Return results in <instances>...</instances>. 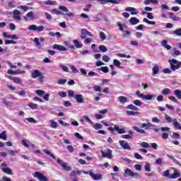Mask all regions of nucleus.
Returning a JSON list of instances; mask_svg holds the SVG:
<instances>
[{"instance_id":"nucleus-1","label":"nucleus","mask_w":181,"mask_h":181,"mask_svg":"<svg viewBox=\"0 0 181 181\" xmlns=\"http://www.w3.org/2000/svg\"><path fill=\"white\" fill-rule=\"evenodd\" d=\"M59 9H60L61 11H63L64 12H66V13H61L60 11L56 8L52 9L50 12L51 13H52V15H63V16L66 15L69 18H71V16H74V13H73L72 12H69V9L66 6H59Z\"/></svg>"},{"instance_id":"nucleus-2","label":"nucleus","mask_w":181,"mask_h":181,"mask_svg":"<svg viewBox=\"0 0 181 181\" xmlns=\"http://www.w3.org/2000/svg\"><path fill=\"white\" fill-rule=\"evenodd\" d=\"M169 63L170 64V68L173 71L180 69L181 67V62L177 61V59H170L169 60Z\"/></svg>"},{"instance_id":"nucleus-3","label":"nucleus","mask_w":181,"mask_h":181,"mask_svg":"<svg viewBox=\"0 0 181 181\" xmlns=\"http://www.w3.org/2000/svg\"><path fill=\"white\" fill-rule=\"evenodd\" d=\"M31 77L33 78H37L40 80V81H42L43 78H45V76H43V74H42V72L39 71L38 69L34 70L31 74Z\"/></svg>"},{"instance_id":"nucleus-4","label":"nucleus","mask_w":181,"mask_h":181,"mask_svg":"<svg viewBox=\"0 0 181 181\" xmlns=\"http://www.w3.org/2000/svg\"><path fill=\"white\" fill-rule=\"evenodd\" d=\"M124 177H128V176H130V177H140L141 176L139 175V174L136 173H134L131 169L129 168H127L124 170Z\"/></svg>"},{"instance_id":"nucleus-5","label":"nucleus","mask_w":181,"mask_h":181,"mask_svg":"<svg viewBox=\"0 0 181 181\" xmlns=\"http://www.w3.org/2000/svg\"><path fill=\"white\" fill-rule=\"evenodd\" d=\"M57 163L62 165V169L66 172H70L71 170V166L69 165V163L63 162L60 158L57 159Z\"/></svg>"},{"instance_id":"nucleus-6","label":"nucleus","mask_w":181,"mask_h":181,"mask_svg":"<svg viewBox=\"0 0 181 181\" xmlns=\"http://www.w3.org/2000/svg\"><path fill=\"white\" fill-rule=\"evenodd\" d=\"M33 177H36L39 181H48V179L43 175L42 173L39 171H36L33 174Z\"/></svg>"},{"instance_id":"nucleus-7","label":"nucleus","mask_w":181,"mask_h":181,"mask_svg":"<svg viewBox=\"0 0 181 181\" xmlns=\"http://www.w3.org/2000/svg\"><path fill=\"white\" fill-rule=\"evenodd\" d=\"M102 158H107V159H112V150L107 148L106 151H100Z\"/></svg>"},{"instance_id":"nucleus-8","label":"nucleus","mask_w":181,"mask_h":181,"mask_svg":"<svg viewBox=\"0 0 181 181\" xmlns=\"http://www.w3.org/2000/svg\"><path fill=\"white\" fill-rule=\"evenodd\" d=\"M86 36H90V37H93V35L90 31L87 30V29L82 28L81 30V39L84 40V39H86Z\"/></svg>"},{"instance_id":"nucleus-9","label":"nucleus","mask_w":181,"mask_h":181,"mask_svg":"<svg viewBox=\"0 0 181 181\" xmlns=\"http://www.w3.org/2000/svg\"><path fill=\"white\" fill-rule=\"evenodd\" d=\"M108 131L114 134V131H117V134H125V129H119V127L115 125L114 127H109Z\"/></svg>"},{"instance_id":"nucleus-10","label":"nucleus","mask_w":181,"mask_h":181,"mask_svg":"<svg viewBox=\"0 0 181 181\" xmlns=\"http://www.w3.org/2000/svg\"><path fill=\"white\" fill-rule=\"evenodd\" d=\"M98 2L101 5H104V4H108L110 2V4H115V5H119L121 4V0H98Z\"/></svg>"},{"instance_id":"nucleus-11","label":"nucleus","mask_w":181,"mask_h":181,"mask_svg":"<svg viewBox=\"0 0 181 181\" xmlns=\"http://www.w3.org/2000/svg\"><path fill=\"white\" fill-rule=\"evenodd\" d=\"M33 42L35 43V46H37L38 49H42L43 47V44L41 43L45 42V39L43 37H40V39L35 37L34 38Z\"/></svg>"},{"instance_id":"nucleus-12","label":"nucleus","mask_w":181,"mask_h":181,"mask_svg":"<svg viewBox=\"0 0 181 181\" xmlns=\"http://www.w3.org/2000/svg\"><path fill=\"white\" fill-rule=\"evenodd\" d=\"M23 19L25 22H28L29 19L31 21H35V13L33 11L28 12L24 17Z\"/></svg>"},{"instance_id":"nucleus-13","label":"nucleus","mask_w":181,"mask_h":181,"mask_svg":"<svg viewBox=\"0 0 181 181\" xmlns=\"http://www.w3.org/2000/svg\"><path fill=\"white\" fill-rule=\"evenodd\" d=\"M89 175L93 180H101L103 179V175L101 174H95L93 171H89Z\"/></svg>"},{"instance_id":"nucleus-14","label":"nucleus","mask_w":181,"mask_h":181,"mask_svg":"<svg viewBox=\"0 0 181 181\" xmlns=\"http://www.w3.org/2000/svg\"><path fill=\"white\" fill-rule=\"evenodd\" d=\"M119 144L123 149H127L128 151H131V146H129L128 142L124 140H120L119 141Z\"/></svg>"},{"instance_id":"nucleus-15","label":"nucleus","mask_w":181,"mask_h":181,"mask_svg":"<svg viewBox=\"0 0 181 181\" xmlns=\"http://www.w3.org/2000/svg\"><path fill=\"white\" fill-rule=\"evenodd\" d=\"M74 98L76 101V103L79 104H83V103H84V97L81 94L75 95Z\"/></svg>"},{"instance_id":"nucleus-16","label":"nucleus","mask_w":181,"mask_h":181,"mask_svg":"<svg viewBox=\"0 0 181 181\" xmlns=\"http://www.w3.org/2000/svg\"><path fill=\"white\" fill-rule=\"evenodd\" d=\"M13 18L16 21H21L22 17H21V11L19 10H14L13 11Z\"/></svg>"},{"instance_id":"nucleus-17","label":"nucleus","mask_w":181,"mask_h":181,"mask_svg":"<svg viewBox=\"0 0 181 181\" xmlns=\"http://www.w3.org/2000/svg\"><path fill=\"white\" fill-rule=\"evenodd\" d=\"M53 49L54 50H59V52H66V50H67V48H66L64 46L57 44H54L53 45Z\"/></svg>"},{"instance_id":"nucleus-18","label":"nucleus","mask_w":181,"mask_h":181,"mask_svg":"<svg viewBox=\"0 0 181 181\" xmlns=\"http://www.w3.org/2000/svg\"><path fill=\"white\" fill-rule=\"evenodd\" d=\"M125 11L127 12H130L131 15H138V11H136V8L134 7H127L125 8Z\"/></svg>"},{"instance_id":"nucleus-19","label":"nucleus","mask_w":181,"mask_h":181,"mask_svg":"<svg viewBox=\"0 0 181 181\" xmlns=\"http://www.w3.org/2000/svg\"><path fill=\"white\" fill-rule=\"evenodd\" d=\"M9 80H12L14 83H16V84H21L22 83V80H21V78H16V77H13V76H6Z\"/></svg>"},{"instance_id":"nucleus-20","label":"nucleus","mask_w":181,"mask_h":181,"mask_svg":"<svg viewBox=\"0 0 181 181\" xmlns=\"http://www.w3.org/2000/svg\"><path fill=\"white\" fill-rule=\"evenodd\" d=\"M161 46H163V47H165V49H166L167 50H170V49H172V46L168 45V41L166 40H163V41H161Z\"/></svg>"},{"instance_id":"nucleus-21","label":"nucleus","mask_w":181,"mask_h":181,"mask_svg":"<svg viewBox=\"0 0 181 181\" xmlns=\"http://www.w3.org/2000/svg\"><path fill=\"white\" fill-rule=\"evenodd\" d=\"M117 100L120 104H125V103H128V98L125 96H119L117 98Z\"/></svg>"},{"instance_id":"nucleus-22","label":"nucleus","mask_w":181,"mask_h":181,"mask_svg":"<svg viewBox=\"0 0 181 181\" xmlns=\"http://www.w3.org/2000/svg\"><path fill=\"white\" fill-rule=\"evenodd\" d=\"M132 129H134V131H136V132H138L139 134H146V131L144 130L143 129H140L136 126H134L132 127Z\"/></svg>"},{"instance_id":"nucleus-23","label":"nucleus","mask_w":181,"mask_h":181,"mask_svg":"<svg viewBox=\"0 0 181 181\" xmlns=\"http://www.w3.org/2000/svg\"><path fill=\"white\" fill-rule=\"evenodd\" d=\"M73 43L75 46V47H76V49H81V47H83V43L80 42L77 40H74Z\"/></svg>"},{"instance_id":"nucleus-24","label":"nucleus","mask_w":181,"mask_h":181,"mask_svg":"<svg viewBox=\"0 0 181 181\" xmlns=\"http://www.w3.org/2000/svg\"><path fill=\"white\" fill-rule=\"evenodd\" d=\"M129 23L130 24H132V25H137V23H139V19L135 18V17H132L129 19Z\"/></svg>"},{"instance_id":"nucleus-25","label":"nucleus","mask_w":181,"mask_h":181,"mask_svg":"<svg viewBox=\"0 0 181 181\" xmlns=\"http://www.w3.org/2000/svg\"><path fill=\"white\" fill-rule=\"evenodd\" d=\"M173 125L174 128H177V129H181V124L177 122V119L174 118Z\"/></svg>"},{"instance_id":"nucleus-26","label":"nucleus","mask_w":181,"mask_h":181,"mask_svg":"<svg viewBox=\"0 0 181 181\" xmlns=\"http://www.w3.org/2000/svg\"><path fill=\"white\" fill-rule=\"evenodd\" d=\"M1 170L2 172H4V173H6L7 175H13L12 169H11L10 168H3Z\"/></svg>"},{"instance_id":"nucleus-27","label":"nucleus","mask_w":181,"mask_h":181,"mask_svg":"<svg viewBox=\"0 0 181 181\" xmlns=\"http://www.w3.org/2000/svg\"><path fill=\"white\" fill-rule=\"evenodd\" d=\"M132 135H134V132L130 131L129 134H123L121 136L123 138V139H132Z\"/></svg>"},{"instance_id":"nucleus-28","label":"nucleus","mask_w":181,"mask_h":181,"mask_svg":"<svg viewBox=\"0 0 181 181\" xmlns=\"http://www.w3.org/2000/svg\"><path fill=\"white\" fill-rule=\"evenodd\" d=\"M177 177H180V173L177 171H175L173 174L170 175V179H177Z\"/></svg>"},{"instance_id":"nucleus-29","label":"nucleus","mask_w":181,"mask_h":181,"mask_svg":"<svg viewBox=\"0 0 181 181\" xmlns=\"http://www.w3.org/2000/svg\"><path fill=\"white\" fill-rule=\"evenodd\" d=\"M35 144H30L32 152H33V153H37V155H40V153H42V151H40V150H35Z\"/></svg>"},{"instance_id":"nucleus-30","label":"nucleus","mask_w":181,"mask_h":181,"mask_svg":"<svg viewBox=\"0 0 181 181\" xmlns=\"http://www.w3.org/2000/svg\"><path fill=\"white\" fill-rule=\"evenodd\" d=\"M168 14L170 16V19H172L173 21H179V18H177L175 14L172 12H168Z\"/></svg>"},{"instance_id":"nucleus-31","label":"nucleus","mask_w":181,"mask_h":181,"mask_svg":"<svg viewBox=\"0 0 181 181\" xmlns=\"http://www.w3.org/2000/svg\"><path fill=\"white\" fill-rule=\"evenodd\" d=\"M49 124H50V127L51 128H54V129H56V128H57V122H55L54 120L52 119L49 121Z\"/></svg>"},{"instance_id":"nucleus-32","label":"nucleus","mask_w":181,"mask_h":181,"mask_svg":"<svg viewBox=\"0 0 181 181\" xmlns=\"http://www.w3.org/2000/svg\"><path fill=\"white\" fill-rule=\"evenodd\" d=\"M127 110H132L133 111H139V108L136 107V106L134 105H129L127 106Z\"/></svg>"},{"instance_id":"nucleus-33","label":"nucleus","mask_w":181,"mask_h":181,"mask_svg":"<svg viewBox=\"0 0 181 181\" xmlns=\"http://www.w3.org/2000/svg\"><path fill=\"white\" fill-rule=\"evenodd\" d=\"M174 94L175 96H177V98H178V100H181V90L179 89H177L175 90H174Z\"/></svg>"},{"instance_id":"nucleus-34","label":"nucleus","mask_w":181,"mask_h":181,"mask_svg":"<svg viewBox=\"0 0 181 181\" xmlns=\"http://www.w3.org/2000/svg\"><path fill=\"white\" fill-rule=\"evenodd\" d=\"M143 98L146 101H151L153 98V95H144Z\"/></svg>"},{"instance_id":"nucleus-35","label":"nucleus","mask_w":181,"mask_h":181,"mask_svg":"<svg viewBox=\"0 0 181 181\" xmlns=\"http://www.w3.org/2000/svg\"><path fill=\"white\" fill-rule=\"evenodd\" d=\"M126 114L127 115H129V116H132V115H139V114H141L139 112H134V111H127L126 112Z\"/></svg>"},{"instance_id":"nucleus-36","label":"nucleus","mask_w":181,"mask_h":181,"mask_svg":"<svg viewBox=\"0 0 181 181\" xmlns=\"http://www.w3.org/2000/svg\"><path fill=\"white\" fill-rule=\"evenodd\" d=\"M42 152H44V153H46V155H49V156H51V158H53V159H54V160H57L56 157L54 156V155H53L52 153H50V151H49L46 149H43Z\"/></svg>"},{"instance_id":"nucleus-37","label":"nucleus","mask_w":181,"mask_h":181,"mask_svg":"<svg viewBox=\"0 0 181 181\" xmlns=\"http://www.w3.org/2000/svg\"><path fill=\"white\" fill-rule=\"evenodd\" d=\"M0 139H4V141H6V131H3L0 133Z\"/></svg>"},{"instance_id":"nucleus-38","label":"nucleus","mask_w":181,"mask_h":181,"mask_svg":"<svg viewBox=\"0 0 181 181\" xmlns=\"http://www.w3.org/2000/svg\"><path fill=\"white\" fill-rule=\"evenodd\" d=\"M99 36H100L102 42H104V40H105V39H107V35H105V33H104V32H103V31L100 32Z\"/></svg>"},{"instance_id":"nucleus-39","label":"nucleus","mask_w":181,"mask_h":181,"mask_svg":"<svg viewBox=\"0 0 181 181\" xmlns=\"http://www.w3.org/2000/svg\"><path fill=\"white\" fill-rule=\"evenodd\" d=\"M153 75L158 74L159 73V66H154L152 69Z\"/></svg>"},{"instance_id":"nucleus-40","label":"nucleus","mask_w":181,"mask_h":181,"mask_svg":"<svg viewBox=\"0 0 181 181\" xmlns=\"http://www.w3.org/2000/svg\"><path fill=\"white\" fill-rule=\"evenodd\" d=\"M99 50L100 52H103V53H105L106 52H108V49L107 48V47H105L104 45H100L99 46Z\"/></svg>"},{"instance_id":"nucleus-41","label":"nucleus","mask_w":181,"mask_h":181,"mask_svg":"<svg viewBox=\"0 0 181 181\" xmlns=\"http://www.w3.org/2000/svg\"><path fill=\"white\" fill-rule=\"evenodd\" d=\"M28 107H30L31 110H37L39 106L35 103H29Z\"/></svg>"},{"instance_id":"nucleus-42","label":"nucleus","mask_w":181,"mask_h":181,"mask_svg":"<svg viewBox=\"0 0 181 181\" xmlns=\"http://www.w3.org/2000/svg\"><path fill=\"white\" fill-rule=\"evenodd\" d=\"M68 93V95L71 98H74V97H76V95L74 94V90H67Z\"/></svg>"},{"instance_id":"nucleus-43","label":"nucleus","mask_w":181,"mask_h":181,"mask_svg":"<svg viewBox=\"0 0 181 181\" xmlns=\"http://www.w3.org/2000/svg\"><path fill=\"white\" fill-rule=\"evenodd\" d=\"M165 118L167 122H168V123L173 122V121L175 120V119H173L170 116H169L168 115H165Z\"/></svg>"},{"instance_id":"nucleus-44","label":"nucleus","mask_w":181,"mask_h":181,"mask_svg":"<svg viewBox=\"0 0 181 181\" xmlns=\"http://www.w3.org/2000/svg\"><path fill=\"white\" fill-rule=\"evenodd\" d=\"M162 94L163 95H168L169 94H170V89L166 88H164L163 90H162Z\"/></svg>"},{"instance_id":"nucleus-45","label":"nucleus","mask_w":181,"mask_h":181,"mask_svg":"<svg viewBox=\"0 0 181 181\" xmlns=\"http://www.w3.org/2000/svg\"><path fill=\"white\" fill-rule=\"evenodd\" d=\"M171 138H173V139H180V134H179L177 132H173V135L171 136Z\"/></svg>"},{"instance_id":"nucleus-46","label":"nucleus","mask_w":181,"mask_h":181,"mask_svg":"<svg viewBox=\"0 0 181 181\" xmlns=\"http://www.w3.org/2000/svg\"><path fill=\"white\" fill-rule=\"evenodd\" d=\"M113 65L116 67H121V62H119L118 59H114L113 60Z\"/></svg>"},{"instance_id":"nucleus-47","label":"nucleus","mask_w":181,"mask_h":181,"mask_svg":"<svg viewBox=\"0 0 181 181\" xmlns=\"http://www.w3.org/2000/svg\"><path fill=\"white\" fill-rule=\"evenodd\" d=\"M163 159L162 158H158L156 160V165H163Z\"/></svg>"},{"instance_id":"nucleus-48","label":"nucleus","mask_w":181,"mask_h":181,"mask_svg":"<svg viewBox=\"0 0 181 181\" xmlns=\"http://www.w3.org/2000/svg\"><path fill=\"white\" fill-rule=\"evenodd\" d=\"M144 170L146 172H151V164L149 163H146L144 165Z\"/></svg>"},{"instance_id":"nucleus-49","label":"nucleus","mask_w":181,"mask_h":181,"mask_svg":"<svg viewBox=\"0 0 181 181\" xmlns=\"http://www.w3.org/2000/svg\"><path fill=\"white\" fill-rule=\"evenodd\" d=\"M133 104H134V105H136V107H141V105L144 103L139 100H135L133 101Z\"/></svg>"},{"instance_id":"nucleus-50","label":"nucleus","mask_w":181,"mask_h":181,"mask_svg":"<svg viewBox=\"0 0 181 181\" xmlns=\"http://www.w3.org/2000/svg\"><path fill=\"white\" fill-rule=\"evenodd\" d=\"M99 70H100V71H103V73H108V71H110L108 66H102L99 69Z\"/></svg>"},{"instance_id":"nucleus-51","label":"nucleus","mask_w":181,"mask_h":181,"mask_svg":"<svg viewBox=\"0 0 181 181\" xmlns=\"http://www.w3.org/2000/svg\"><path fill=\"white\" fill-rule=\"evenodd\" d=\"M77 178V174L76 173V170H72L70 174V179H76Z\"/></svg>"},{"instance_id":"nucleus-52","label":"nucleus","mask_w":181,"mask_h":181,"mask_svg":"<svg viewBox=\"0 0 181 181\" xmlns=\"http://www.w3.org/2000/svg\"><path fill=\"white\" fill-rule=\"evenodd\" d=\"M77 178V174L76 173V170H72L70 174V179H76Z\"/></svg>"},{"instance_id":"nucleus-53","label":"nucleus","mask_w":181,"mask_h":181,"mask_svg":"<svg viewBox=\"0 0 181 181\" xmlns=\"http://www.w3.org/2000/svg\"><path fill=\"white\" fill-rule=\"evenodd\" d=\"M143 22H146V23H148V25H156L155 21H151L148 20V18H144Z\"/></svg>"},{"instance_id":"nucleus-54","label":"nucleus","mask_w":181,"mask_h":181,"mask_svg":"<svg viewBox=\"0 0 181 181\" xmlns=\"http://www.w3.org/2000/svg\"><path fill=\"white\" fill-rule=\"evenodd\" d=\"M94 129L98 130L103 129V124L96 123L93 125Z\"/></svg>"},{"instance_id":"nucleus-55","label":"nucleus","mask_w":181,"mask_h":181,"mask_svg":"<svg viewBox=\"0 0 181 181\" xmlns=\"http://www.w3.org/2000/svg\"><path fill=\"white\" fill-rule=\"evenodd\" d=\"M44 4L45 5L53 6V5H56V1L48 0V1H44Z\"/></svg>"},{"instance_id":"nucleus-56","label":"nucleus","mask_w":181,"mask_h":181,"mask_svg":"<svg viewBox=\"0 0 181 181\" xmlns=\"http://www.w3.org/2000/svg\"><path fill=\"white\" fill-rule=\"evenodd\" d=\"M69 69L72 70V73H74V74H76V73H78V69H76V66L73 65L69 66Z\"/></svg>"},{"instance_id":"nucleus-57","label":"nucleus","mask_w":181,"mask_h":181,"mask_svg":"<svg viewBox=\"0 0 181 181\" xmlns=\"http://www.w3.org/2000/svg\"><path fill=\"white\" fill-rule=\"evenodd\" d=\"M175 36H181V28H177L173 31Z\"/></svg>"},{"instance_id":"nucleus-58","label":"nucleus","mask_w":181,"mask_h":181,"mask_svg":"<svg viewBox=\"0 0 181 181\" xmlns=\"http://www.w3.org/2000/svg\"><path fill=\"white\" fill-rule=\"evenodd\" d=\"M83 118L84 120L87 121V122H89V124H91L92 125L94 124V122H93V121L90 119V117H88V116L84 115L83 116Z\"/></svg>"},{"instance_id":"nucleus-59","label":"nucleus","mask_w":181,"mask_h":181,"mask_svg":"<svg viewBox=\"0 0 181 181\" xmlns=\"http://www.w3.org/2000/svg\"><path fill=\"white\" fill-rule=\"evenodd\" d=\"M169 172V170L164 171L163 176L164 177H169V179H170V173Z\"/></svg>"},{"instance_id":"nucleus-60","label":"nucleus","mask_w":181,"mask_h":181,"mask_svg":"<svg viewBox=\"0 0 181 181\" xmlns=\"http://www.w3.org/2000/svg\"><path fill=\"white\" fill-rule=\"evenodd\" d=\"M141 148H150L151 146H149V144L143 141L140 144Z\"/></svg>"},{"instance_id":"nucleus-61","label":"nucleus","mask_w":181,"mask_h":181,"mask_svg":"<svg viewBox=\"0 0 181 181\" xmlns=\"http://www.w3.org/2000/svg\"><path fill=\"white\" fill-rule=\"evenodd\" d=\"M45 93L46 92H45V90H37L35 91V93L40 96L45 95Z\"/></svg>"},{"instance_id":"nucleus-62","label":"nucleus","mask_w":181,"mask_h":181,"mask_svg":"<svg viewBox=\"0 0 181 181\" xmlns=\"http://www.w3.org/2000/svg\"><path fill=\"white\" fill-rule=\"evenodd\" d=\"M43 30H45V26H43V25L37 26V25L35 31H37V32H42Z\"/></svg>"},{"instance_id":"nucleus-63","label":"nucleus","mask_w":181,"mask_h":181,"mask_svg":"<svg viewBox=\"0 0 181 181\" xmlns=\"http://www.w3.org/2000/svg\"><path fill=\"white\" fill-rule=\"evenodd\" d=\"M168 98L171 100L173 101V103H175L176 104H180L179 101L177 100H176V98H175L173 95H170L168 97Z\"/></svg>"},{"instance_id":"nucleus-64","label":"nucleus","mask_w":181,"mask_h":181,"mask_svg":"<svg viewBox=\"0 0 181 181\" xmlns=\"http://www.w3.org/2000/svg\"><path fill=\"white\" fill-rule=\"evenodd\" d=\"M134 158H135V159H138V160H142V159H143L142 156H141L138 153H134Z\"/></svg>"}]
</instances>
